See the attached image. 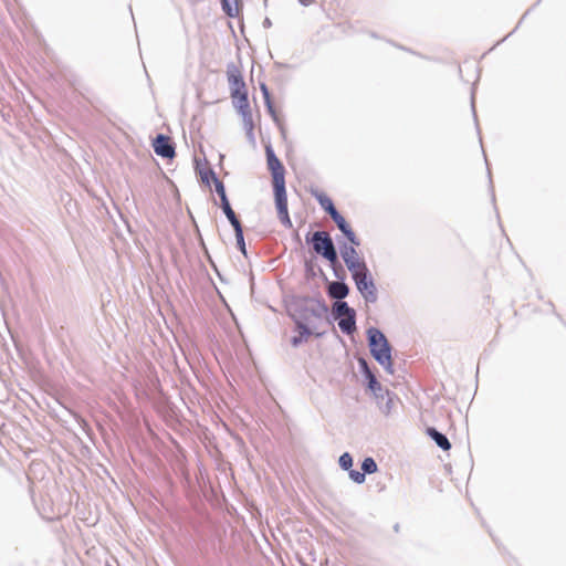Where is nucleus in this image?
Segmentation results:
<instances>
[{
    "label": "nucleus",
    "instance_id": "f257e3e1",
    "mask_svg": "<svg viewBox=\"0 0 566 566\" xmlns=\"http://www.w3.org/2000/svg\"><path fill=\"white\" fill-rule=\"evenodd\" d=\"M368 340L374 358L391 373L392 360L390 347L385 335L377 328H369Z\"/></svg>",
    "mask_w": 566,
    "mask_h": 566
},
{
    "label": "nucleus",
    "instance_id": "f03ea898",
    "mask_svg": "<svg viewBox=\"0 0 566 566\" xmlns=\"http://www.w3.org/2000/svg\"><path fill=\"white\" fill-rule=\"evenodd\" d=\"M313 249L325 258L332 265L337 263V253L334 243L327 232L317 231L313 234Z\"/></svg>",
    "mask_w": 566,
    "mask_h": 566
},
{
    "label": "nucleus",
    "instance_id": "7ed1b4c3",
    "mask_svg": "<svg viewBox=\"0 0 566 566\" xmlns=\"http://www.w3.org/2000/svg\"><path fill=\"white\" fill-rule=\"evenodd\" d=\"M352 275L364 298L367 302H375L377 300V289L368 269L366 268V270L358 271Z\"/></svg>",
    "mask_w": 566,
    "mask_h": 566
},
{
    "label": "nucleus",
    "instance_id": "20e7f679",
    "mask_svg": "<svg viewBox=\"0 0 566 566\" xmlns=\"http://www.w3.org/2000/svg\"><path fill=\"white\" fill-rule=\"evenodd\" d=\"M273 191H274V199H275V206L277 209L279 218L285 227L291 228L292 221H291V218L289 214V209H287V197H286V190H285V182L274 184Z\"/></svg>",
    "mask_w": 566,
    "mask_h": 566
},
{
    "label": "nucleus",
    "instance_id": "39448f33",
    "mask_svg": "<svg viewBox=\"0 0 566 566\" xmlns=\"http://www.w3.org/2000/svg\"><path fill=\"white\" fill-rule=\"evenodd\" d=\"M266 164L272 175V184L285 182V168L280 159L275 156L270 145L265 146Z\"/></svg>",
    "mask_w": 566,
    "mask_h": 566
},
{
    "label": "nucleus",
    "instance_id": "423d86ee",
    "mask_svg": "<svg viewBox=\"0 0 566 566\" xmlns=\"http://www.w3.org/2000/svg\"><path fill=\"white\" fill-rule=\"evenodd\" d=\"M340 253L347 269L350 271L352 274L361 270H366L367 265L365 261L358 255V252L354 248V244L350 247H344Z\"/></svg>",
    "mask_w": 566,
    "mask_h": 566
},
{
    "label": "nucleus",
    "instance_id": "0eeeda50",
    "mask_svg": "<svg viewBox=\"0 0 566 566\" xmlns=\"http://www.w3.org/2000/svg\"><path fill=\"white\" fill-rule=\"evenodd\" d=\"M227 80L230 88V94L248 91L242 72L235 64L228 65Z\"/></svg>",
    "mask_w": 566,
    "mask_h": 566
},
{
    "label": "nucleus",
    "instance_id": "6e6552de",
    "mask_svg": "<svg viewBox=\"0 0 566 566\" xmlns=\"http://www.w3.org/2000/svg\"><path fill=\"white\" fill-rule=\"evenodd\" d=\"M232 103L243 119L249 123L252 128V113L248 99V91H243L235 94H230Z\"/></svg>",
    "mask_w": 566,
    "mask_h": 566
},
{
    "label": "nucleus",
    "instance_id": "1a4fd4ad",
    "mask_svg": "<svg viewBox=\"0 0 566 566\" xmlns=\"http://www.w3.org/2000/svg\"><path fill=\"white\" fill-rule=\"evenodd\" d=\"M154 150L158 156L164 158L175 157V148L171 145L170 138L165 135H158L153 144Z\"/></svg>",
    "mask_w": 566,
    "mask_h": 566
},
{
    "label": "nucleus",
    "instance_id": "9d476101",
    "mask_svg": "<svg viewBox=\"0 0 566 566\" xmlns=\"http://www.w3.org/2000/svg\"><path fill=\"white\" fill-rule=\"evenodd\" d=\"M331 218L352 244L359 245V240L357 239L356 234L346 222L345 218L337 210L333 211Z\"/></svg>",
    "mask_w": 566,
    "mask_h": 566
},
{
    "label": "nucleus",
    "instance_id": "9b49d317",
    "mask_svg": "<svg viewBox=\"0 0 566 566\" xmlns=\"http://www.w3.org/2000/svg\"><path fill=\"white\" fill-rule=\"evenodd\" d=\"M221 208H222L224 214L227 216L228 220L234 228V231L238 232L239 237L241 238V223H240L239 219L237 218L233 209L231 208L228 199H224L221 201Z\"/></svg>",
    "mask_w": 566,
    "mask_h": 566
},
{
    "label": "nucleus",
    "instance_id": "f8f14e48",
    "mask_svg": "<svg viewBox=\"0 0 566 566\" xmlns=\"http://www.w3.org/2000/svg\"><path fill=\"white\" fill-rule=\"evenodd\" d=\"M348 286L343 282L335 281L328 285V295L332 298L343 300L348 295Z\"/></svg>",
    "mask_w": 566,
    "mask_h": 566
},
{
    "label": "nucleus",
    "instance_id": "ddd939ff",
    "mask_svg": "<svg viewBox=\"0 0 566 566\" xmlns=\"http://www.w3.org/2000/svg\"><path fill=\"white\" fill-rule=\"evenodd\" d=\"M427 433L444 451H448L451 448V444H450L448 438L444 434L437 431L434 428H428Z\"/></svg>",
    "mask_w": 566,
    "mask_h": 566
},
{
    "label": "nucleus",
    "instance_id": "4468645a",
    "mask_svg": "<svg viewBox=\"0 0 566 566\" xmlns=\"http://www.w3.org/2000/svg\"><path fill=\"white\" fill-rule=\"evenodd\" d=\"M338 326L339 328L344 332V333H347V334H350L355 331L356 326H355V313L349 315V316H346V317H342L338 322Z\"/></svg>",
    "mask_w": 566,
    "mask_h": 566
},
{
    "label": "nucleus",
    "instance_id": "2eb2a0df",
    "mask_svg": "<svg viewBox=\"0 0 566 566\" xmlns=\"http://www.w3.org/2000/svg\"><path fill=\"white\" fill-rule=\"evenodd\" d=\"M297 328L300 331V336H295L291 340L292 345L295 347L302 343L303 338H306L312 333L311 329L301 322H297Z\"/></svg>",
    "mask_w": 566,
    "mask_h": 566
},
{
    "label": "nucleus",
    "instance_id": "dca6fc26",
    "mask_svg": "<svg viewBox=\"0 0 566 566\" xmlns=\"http://www.w3.org/2000/svg\"><path fill=\"white\" fill-rule=\"evenodd\" d=\"M334 311L337 317H346L355 313L353 308H350L346 302H337L334 306Z\"/></svg>",
    "mask_w": 566,
    "mask_h": 566
},
{
    "label": "nucleus",
    "instance_id": "f3484780",
    "mask_svg": "<svg viewBox=\"0 0 566 566\" xmlns=\"http://www.w3.org/2000/svg\"><path fill=\"white\" fill-rule=\"evenodd\" d=\"M317 200L321 205V207L331 216L333 213V211H335V207H334V203L332 201L331 198H328L327 196L321 193L318 195L317 197Z\"/></svg>",
    "mask_w": 566,
    "mask_h": 566
},
{
    "label": "nucleus",
    "instance_id": "a211bd4d",
    "mask_svg": "<svg viewBox=\"0 0 566 566\" xmlns=\"http://www.w3.org/2000/svg\"><path fill=\"white\" fill-rule=\"evenodd\" d=\"M210 175H211V180L213 181V185H214V189L220 197V200L222 201L224 199H228L227 195H226V189H224L223 182L219 178L216 177L213 171H210Z\"/></svg>",
    "mask_w": 566,
    "mask_h": 566
},
{
    "label": "nucleus",
    "instance_id": "6ab92c4d",
    "mask_svg": "<svg viewBox=\"0 0 566 566\" xmlns=\"http://www.w3.org/2000/svg\"><path fill=\"white\" fill-rule=\"evenodd\" d=\"M223 9L230 17L238 13L237 0H222Z\"/></svg>",
    "mask_w": 566,
    "mask_h": 566
},
{
    "label": "nucleus",
    "instance_id": "aec40b11",
    "mask_svg": "<svg viewBox=\"0 0 566 566\" xmlns=\"http://www.w3.org/2000/svg\"><path fill=\"white\" fill-rule=\"evenodd\" d=\"M361 469L364 473H375L377 471V464L373 458H366L363 461Z\"/></svg>",
    "mask_w": 566,
    "mask_h": 566
},
{
    "label": "nucleus",
    "instance_id": "412c9836",
    "mask_svg": "<svg viewBox=\"0 0 566 566\" xmlns=\"http://www.w3.org/2000/svg\"><path fill=\"white\" fill-rule=\"evenodd\" d=\"M339 465L344 469V470H349L353 465V458L349 453H344L340 455L339 458Z\"/></svg>",
    "mask_w": 566,
    "mask_h": 566
},
{
    "label": "nucleus",
    "instance_id": "4be33fe9",
    "mask_svg": "<svg viewBox=\"0 0 566 566\" xmlns=\"http://www.w3.org/2000/svg\"><path fill=\"white\" fill-rule=\"evenodd\" d=\"M368 377V387L374 391L380 390V384L377 381L376 377L367 369Z\"/></svg>",
    "mask_w": 566,
    "mask_h": 566
},
{
    "label": "nucleus",
    "instance_id": "5701e85b",
    "mask_svg": "<svg viewBox=\"0 0 566 566\" xmlns=\"http://www.w3.org/2000/svg\"><path fill=\"white\" fill-rule=\"evenodd\" d=\"M350 479L356 483H363L365 481V473L356 470L349 471Z\"/></svg>",
    "mask_w": 566,
    "mask_h": 566
},
{
    "label": "nucleus",
    "instance_id": "b1692460",
    "mask_svg": "<svg viewBox=\"0 0 566 566\" xmlns=\"http://www.w3.org/2000/svg\"><path fill=\"white\" fill-rule=\"evenodd\" d=\"M265 105H266V108L269 111V113L271 114V116L273 117L274 120H277V114L274 109V106H273V103L272 101L270 99L269 102H265Z\"/></svg>",
    "mask_w": 566,
    "mask_h": 566
},
{
    "label": "nucleus",
    "instance_id": "393cba45",
    "mask_svg": "<svg viewBox=\"0 0 566 566\" xmlns=\"http://www.w3.org/2000/svg\"><path fill=\"white\" fill-rule=\"evenodd\" d=\"M237 242L241 249V251L245 254V245H244V239H243V231L241 230V238L239 237L238 232H235Z\"/></svg>",
    "mask_w": 566,
    "mask_h": 566
},
{
    "label": "nucleus",
    "instance_id": "a878e982",
    "mask_svg": "<svg viewBox=\"0 0 566 566\" xmlns=\"http://www.w3.org/2000/svg\"><path fill=\"white\" fill-rule=\"evenodd\" d=\"M260 88H261V92L263 94V97H264V102H269L271 99V95H270V92L268 90V86L265 84H261L260 85Z\"/></svg>",
    "mask_w": 566,
    "mask_h": 566
},
{
    "label": "nucleus",
    "instance_id": "bb28decb",
    "mask_svg": "<svg viewBox=\"0 0 566 566\" xmlns=\"http://www.w3.org/2000/svg\"><path fill=\"white\" fill-rule=\"evenodd\" d=\"M260 88H261V92L263 94V97H264V102H269L271 99V95H270V92L268 90V86L265 84H261L260 85Z\"/></svg>",
    "mask_w": 566,
    "mask_h": 566
},
{
    "label": "nucleus",
    "instance_id": "cd10ccee",
    "mask_svg": "<svg viewBox=\"0 0 566 566\" xmlns=\"http://www.w3.org/2000/svg\"><path fill=\"white\" fill-rule=\"evenodd\" d=\"M210 171L211 170L201 174V178L203 181L209 182V179L211 178Z\"/></svg>",
    "mask_w": 566,
    "mask_h": 566
},
{
    "label": "nucleus",
    "instance_id": "c85d7f7f",
    "mask_svg": "<svg viewBox=\"0 0 566 566\" xmlns=\"http://www.w3.org/2000/svg\"><path fill=\"white\" fill-rule=\"evenodd\" d=\"M106 566H113V565H106Z\"/></svg>",
    "mask_w": 566,
    "mask_h": 566
}]
</instances>
